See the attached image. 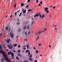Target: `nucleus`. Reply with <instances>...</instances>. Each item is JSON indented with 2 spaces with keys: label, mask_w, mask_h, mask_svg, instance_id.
<instances>
[{
  "label": "nucleus",
  "mask_w": 62,
  "mask_h": 62,
  "mask_svg": "<svg viewBox=\"0 0 62 62\" xmlns=\"http://www.w3.org/2000/svg\"><path fill=\"white\" fill-rule=\"evenodd\" d=\"M20 23H20V22L17 23H16V24H17V25H18V24H20Z\"/></svg>",
  "instance_id": "32"
},
{
  "label": "nucleus",
  "mask_w": 62,
  "mask_h": 62,
  "mask_svg": "<svg viewBox=\"0 0 62 62\" xmlns=\"http://www.w3.org/2000/svg\"><path fill=\"white\" fill-rule=\"evenodd\" d=\"M16 58L17 59V60H19L20 59L17 56L16 57Z\"/></svg>",
  "instance_id": "28"
},
{
  "label": "nucleus",
  "mask_w": 62,
  "mask_h": 62,
  "mask_svg": "<svg viewBox=\"0 0 62 62\" xmlns=\"http://www.w3.org/2000/svg\"><path fill=\"white\" fill-rule=\"evenodd\" d=\"M12 57H14V54L13 53H11V54Z\"/></svg>",
  "instance_id": "11"
},
{
  "label": "nucleus",
  "mask_w": 62,
  "mask_h": 62,
  "mask_svg": "<svg viewBox=\"0 0 62 62\" xmlns=\"http://www.w3.org/2000/svg\"><path fill=\"white\" fill-rule=\"evenodd\" d=\"M36 53H38V50H36Z\"/></svg>",
  "instance_id": "50"
},
{
  "label": "nucleus",
  "mask_w": 62,
  "mask_h": 62,
  "mask_svg": "<svg viewBox=\"0 0 62 62\" xmlns=\"http://www.w3.org/2000/svg\"><path fill=\"white\" fill-rule=\"evenodd\" d=\"M5 41H6V42H7V43H9V42L10 41V40L9 39H8L7 40L6 39H5Z\"/></svg>",
  "instance_id": "4"
},
{
  "label": "nucleus",
  "mask_w": 62,
  "mask_h": 62,
  "mask_svg": "<svg viewBox=\"0 0 62 62\" xmlns=\"http://www.w3.org/2000/svg\"><path fill=\"white\" fill-rule=\"evenodd\" d=\"M40 16V18H41V17H42V16L40 15V14H37L35 15H34V17H37V16Z\"/></svg>",
  "instance_id": "3"
},
{
  "label": "nucleus",
  "mask_w": 62,
  "mask_h": 62,
  "mask_svg": "<svg viewBox=\"0 0 62 62\" xmlns=\"http://www.w3.org/2000/svg\"><path fill=\"white\" fill-rule=\"evenodd\" d=\"M44 9L45 10H48V8L46 7Z\"/></svg>",
  "instance_id": "10"
},
{
  "label": "nucleus",
  "mask_w": 62,
  "mask_h": 62,
  "mask_svg": "<svg viewBox=\"0 0 62 62\" xmlns=\"http://www.w3.org/2000/svg\"><path fill=\"white\" fill-rule=\"evenodd\" d=\"M52 5H51V7H49V8H52Z\"/></svg>",
  "instance_id": "62"
},
{
  "label": "nucleus",
  "mask_w": 62,
  "mask_h": 62,
  "mask_svg": "<svg viewBox=\"0 0 62 62\" xmlns=\"http://www.w3.org/2000/svg\"><path fill=\"white\" fill-rule=\"evenodd\" d=\"M17 52L18 53H21V50L19 49L18 50Z\"/></svg>",
  "instance_id": "15"
},
{
  "label": "nucleus",
  "mask_w": 62,
  "mask_h": 62,
  "mask_svg": "<svg viewBox=\"0 0 62 62\" xmlns=\"http://www.w3.org/2000/svg\"><path fill=\"white\" fill-rule=\"evenodd\" d=\"M52 8L54 9L55 8V6H54L52 7Z\"/></svg>",
  "instance_id": "37"
},
{
  "label": "nucleus",
  "mask_w": 62,
  "mask_h": 62,
  "mask_svg": "<svg viewBox=\"0 0 62 62\" xmlns=\"http://www.w3.org/2000/svg\"><path fill=\"white\" fill-rule=\"evenodd\" d=\"M41 33H42L41 31H39L38 32V34L39 35H40V34H41Z\"/></svg>",
  "instance_id": "16"
},
{
  "label": "nucleus",
  "mask_w": 62,
  "mask_h": 62,
  "mask_svg": "<svg viewBox=\"0 0 62 62\" xmlns=\"http://www.w3.org/2000/svg\"><path fill=\"white\" fill-rule=\"evenodd\" d=\"M30 34V31H29L28 32V35H29V34Z\"/></svg>",
  "instance_id": "33"
},
{
  "label": "nucleus",
  "mask_w": 62,
  "mask_h": 62,
  "mask_svg": "<svg viewBox=\"0 0 62 62\" xmlns=\"http://www.w3.org/2000/svg\"><path fill=\"white\" fill-rule=\"evenodd\" d=\"M9 45L10 46H11V47L13 48V46H12V45L11 44H10Z\"/></svg>",
  "instance_id": "25"
},
{
  "label": "nucleus",
  "mask_w": 62,
  "mask_h": 62,
  "mask_svg": "<svg viewBox=\"0 0 62 62\" xmlns=\"http://www.w3.org/2000/svg\"><path fill=\"white\" fill-rule=\"evenodd\" d=\"M46 13H49V11L48 10H46Z\"/></svg>",
  "instance_id": "34"
},
{
  "label": "nucleus",
  "mask_w": 62,
  "mask_h": 62,
  "mask_svg": "<svg viewBox=\"0 0 62 62\" xmlns=\"http://www.w3.org/2000/svg\"><path fill=\"white\" fill-rule=\"evenodd\" d=\"M27 27V25L25 26L23 28V30H25Z\"/></svg>",
  "instance_id": "5"
},
{
  "label": "nucleus",
  "mask_w": 62,
  "mask_h": 62,
  "mask_svg": "<svg viewBox=\"0 0 62 62\" xmlns=\"http://www.w3.org/2000/svg\"><path fill=\"white\" fill-rule=\"evenodd\" d=\"M51 47H52V46H51V45H49V47H50V48H51Z\"/></svg>",
  "instance_id": "57"
},
{
  "label": "nucleus",
  "mask_w": 62,
  "mask_h": 62,
  "mask_svg": "<svg viewBox=\"0 0 62 62\" xmlns=\"http://www.w3.org/2000/svg\"><path fill=\"white\" fill-rule=\"evenodd\" d=\"M29 7V6H28V5H27L26 6V7H25L26 8H28Z\"/></svg>",
  "instance_id": "36"
},
{
  "label": "nucleus",
  "mask_w": 62,
  "mask_h": 62,
  "mask_svg": "<svg viewBox=\"0 0 62 62\" xmlns=\"http://www.w3.org/2000/svg\"><path fill=\"white\" fill-rule=\"evenodd\" d=\"M15 15L16 16V15H17V13L15 12L14 13Z\"/></svg>",
  "instance_id": "38"
},
{
  "label": "nucleus",
  "mask_w": 62,
  "mask_h": 62,
  "mask_svg": "<svg viewBox=\"0 0 62 62\" xmlns=\"http://www.w3.org/2000/svg\"><path fill=\"white\" fill-rule=\"evenodd\" d=\"M38 2H39V0H36V2H37V3H38Z\"/></svg>",
  "instance_id": "56"
},
{
  "label": "nucleus",
  "mask_w": 62,
  "mask_h": 62,
  "mask_svg": "<svg viewBox=\"0 0 62 62\" xmlns=\"http://www.w3.org/2000/svg\"><path fill=\"white\" fill-rule=\"evenodd\" d=\"M34 50H36V47H35V46H34Z\"/></svg>",
  "instance_id": "49"
},
{
  "label": "nucleus",
  "mask_w": 62,
  "mask_h": 62,
  "mask_svg": "<svg viewBox=\"0 0 62 62\" xmlns=\"http://www.w3.org/2000/svg\"><path fill=\"white\" fill-rule=\"evenodd\" d=\"M39 6H40L41 5H40V3L38 5Z\"/></svg>",
  "instance_id": "53"
},
{
  "label": "nucleus",
  "mask_w": 62,
  "mask_h": 62,
  "mask_svg": "<svg viewBox=\"0 0 62 62\" xmlns=\"http://www.w3.org/2000/svg\"><path fill=\"white\" fill-rule=\"evenodd\" d=\"M9 28V27L8 26H7L5 27V29H6V30L7 31H8V28Z\"/></svg>",
  "instance_id": "7"
},
{
  "label": "nucleus",
  "mask_w": 62,
  "mask_h": 62,
  "mask_svg": "<svg viewBox=\"0 0 62 62\" xmlns=\"http://www.w3.org/2000/svg\"><path fill=\"white\" fill-rule=\"evenodd\" d=\"M33 9H30V10H28V11H29V12H30V11H31V10H33Z\"/></svg>",
  "instance_id": "24"
},
{
  "label": "nucleus",
  "mask_w": 62,
  "mask_h": 62,
  "mask_svg": "<svg viewBox=\"0 0 62 62\" xmlns=\"http://www.w3.org/2000/svg\"><path fill=\"white\" fill-rule=\"evenodd\" d=\"M5 60V59L4 58H3L1 60V62H4V60Z\"/></svg>",
  "instance_id": "8"
},
{
  "label": "nucleus",
  "mask_w": 62,
  "mask_h": 62,
  "mask_svg": "<svg viewBox=\"0 0 62 62\" xmlns=\"http://www.w3.org/2000/svg\"><path fill=\"white\" fill-rule=\"evenodd\" d=\"M26 46L25 45L24 46V47H26Z\"/></svg>",
  "instance_id": "60"
},
{
  "label": "nucleus",
  "mask_w": 62,
  "mask_h": 62,
  "mask_svg": "<svg viewBox=\"0 0 62 62\" xmlns=\"http://www.w3.org/2000/svg\"><path fill=\"white\" fill-rule=\"evenodd\" d=\"M45 15H42V16H41V18H43V17H45Z\"/></svg>",
  "instance_id": "13"
},
{
  "label": "nucleus",
  "mask_w": 62,
  "mask_h": 62,
  "mask_svg": "<svg viewBox=\"0 0 62 62\" xmlns=\"http://www.w3.org/2000/svg\"><path fill=\"white\" fill-rule=\"evenodd\" d=\"M0 36H2V34H0Z\"/></svg>",
  "instance_id": "58"
},
{
  "label": "nucleus",
  "mask_w": 62,
  "mask_h": 62,
  "mask_svg": "<svg viewBox=\"0 0 62 62\" xmlns=\"http://www.w3.org/2000/svg\"><path fill=\"white\" fill-rule=\"evenodd\" d=\"M40 3L41 4H43V3H42V1H40Z\"/></svg>",
  "instance_id": "45"
},
{
  "label": "nucleus",
  "mask_w": 62,
  "mask_h": 62,
  "mask_svg": "<svg viewBox=\"0 0 62 62\" xmlns=\"http://www.w3.org/2000/svg\"><path fill=\"white\" fill-rule=\"evenodd\" d=\"M8 54L9 55H10V53L9 52H8Z\"/></svg>",
  "instance_id": "39"
},
{
  "label": "nucleus",
  "mask_w": 62,
  "mask_h": 62,
  "mask_svg": "<svg viewBox=\"0 0 62 62\" xmlns=\"http://www.w3.org/2000/svg\"><path fill=\"white\" fill-rule=\"evenodd\" d=\"M29 60H30V61H33V59H32V58H29Z\"/></svg>",
  "instance_id": "17"
},
{
  "label": "nucleus",
  "mask_w": 62,
  "mask_h": 62,
  "mask_svg": "<svg viewBox=\"0 0 62 62\" xmlns=\"http://www.w3.org/2000/svg\"><path fill=\"white\" fill-rule=\"evenodd\" d=\"M25 35L26 36H27V32L25 31L24 32Z\"/></svg>",
  "instance_id": "14"
},
{
  "label": "nucleus",
  "mask_w": 62,
  "mask_h": 62,
  "mask_svg": "<svg viewBox=\"0 0 62 62\" xmlns=\"http://www.w3.org/2000/svg\"><path fill=\"white\" fill-rule=\"evenodd\" d=\"M37 61H38L37 60H35L34 62H37Z\"/></svg>",
  "instance_id": "40"
},
{
  "label": "nucleus",
  "mask_w": 62,
  "mask_h": 62,
  "mask_svg": "<svg viewBox=\"0 0 62 62\" xmlns=\"http://www.w3.org/2000/svg\"><path fill=\"white\" fill-rule=\"evenodd\" d=\"M20 10H18V11H17V12H19V11Z\"/></svg>",
  "instance_id": "63"
},
{
  "label": "nucleus",
  "mask_w": 62,
  "mask_h": 62,
  "mask_svg": "<svg viewBox=\"0 0 62 62\" xmlns=\"http://www.w3.org/2000/svg\"><path fill=\"white\" fill-rule=\"evenodd\" d=\"M11 30V28L10 27H9V30H8V32H9V31H10Z\"/></svg>",
  "instance_id": "21"
},
{
  "label": "nucleus",
  "mask_w": 62,
  "mask_h": 62,
  "mask_svg": "<svg viewBox=\"0 0 62 62\" xmlns=\"http://www.w3.org/2000/svg\"><path fill=\"white\" fill-rule=\"evenodd\" d=\"M30 27H29V25H28L27 27V29H29Z\"/></svg>",
  "instance_id": "22"
},
{
  "label": "nucleus",
  "mask_w": 62,
  "mask_h": 62,
  "mask_svg": "<svg viewBox=\"0 0 62 62\" xmlns=\"http://www.w3.org/2000/svg\"><path fill=\"white\" fill-rule=\"evenodd\" d=\"M44 29V30L41 31L42 33H43V32H45V31H47V29Z\"/></svg>",
  "instance_id": "6"
},
{
  "label": "nucleus",
  "mask_w": 62,
  "mask_h": 62,
  "mask_svg": "<svg viewBox=\"0 0 62 62\" xmlns=\"http://www.w3.org/2000/svg\"><path fill=\"white\" fill-rule=\"evenodd\" d=\"M54 29H55V30H57V28H55Z\"/></svg>",
  "instance_id": "59"
},
{
  "label": "nucleus",
  "mask_w": 62,
  "mask_h": 62,
  "mask_svg": "<svg viewBox=\"0 0 62 62\" xmlns=\"http://www.w3.org/2000/svg\"><path fill=\"white\" fill-rule=\"evenodd\" d=\"M23 6H24V4L23 3H22L21 4V7H23Z\"/></svg>",
  "instance_id": "9"
},
{
  "label": "nucleus",
  "mask_w": 62,
  "mask_h": 62,
  "mask_svg": "<svg viewBox=\"0 0 62 62\" xmlns=\"http://www.w3.org/2000/svg\"><path fill=\"white\" fill-rule=\"evenodd\" d=\"M23 49L24 50H25V49H26V48H23Z\"/></svg>",
  "instance_id": "61"
},
{
  "label": "nucleus",
  "mask_w": 62,
  "mask_h": 62,
  "mask_svg": "<svg viewBox=\"0 0 62 62\" xmlns=\"http://www.w3.org/2000/svg\"><path fill=\"white\" fill-rule=\"evenodd\" d=\"M22 11H23L24 10V9H22Z\"/></svg>",
  "instance_id": "46"
},
{
  "label": "nucleus",
  "mask_w": 62,
  "mask_h": 62,
  "mask_svg": "<svg viewBox=\"0 0 62 62\" xmlns=\"http://www.w3.org/2000/svg\"><path fill=\"white\" fill-rule=\"evenodd\" d=\"M12 31H11L10 32V33L9 34V35L12 38H13V37H14V34H13V33H12Z\"/></svg>",
  "instance_id": "2"
},
{
  "label": "nucleus",
  "mask_w": 62,
  "mask_h": 62,
  "mask_svg": "<svg viewBox=\"0 0 62 62\" xmlns=\"http://www.w3.org/2000/svg\"><path fill=\"white\" fill-rule=\"evenodd\" d=\"M41 44H38V45L39 46H40Z\"/></svg>",
  "instance_id": "31"
},
{
  "label": "nucleus",
  "mask_w": 62,
  "mask_h": 62,
  "mask_svg": "<svg viewBox=\"0 0 62 62\" xmlns=\"http://www.w3.org/2000/svg\"><path fill=\"white\" fill-rule=\"evenodd\" d=\"M17 21H18V22H19V18H17Z\"/></svg>",
  "instance_id": "43"
},
{
  "label": "nucleus",
  "mask_w": 62,
  "mask_h": 62,
  "mask_svg": "<svg viewBox=\"0 0 62 62\" xmlns=\"http://www.w3.org/2000/svg\"><path fill=\"white\" fill-rule=\"evenodd\" d=\"M30 1V0H28L27 1V2H29Z\"/></svg>",
  "instance_id": "44"
},
{
  "label": "nucleus",
  "mask_w": 62,
  "mask_h": 62,
  "mask_svg": "<svg viewBox=\"0 0 62 62\" xmlns=\"http://www.w3.org/2000/svg\"><path fill=\"white\" fill-rule=\"evenodd\" d=\"M39 37H37V39H39Z\"/></svg>",
  "instance_id": "64"
},
{
  "label": "nucleus",
  "mask_w": 62,
  "mask_h": 62,
  "mask_svg": "<svg viewBox=\"0 0 62 62\" xmlns=\"http://www.w3.org/2000/svg\"><path fill=\"white\" fill-rule=\"evenodd\" d=\"M18 54V56H22L21 55H20V54Z\"/></svg>",
  "instance_id": "35"
},
{
  "label": "nucleus",
  "mask_w": 62,
  "mask_h": 62,
  "mask_svg": "<svg viewBox=\"0 0 62 62\" xmlns=\"http://www.w3.org/2000/svg\"><path fill=\"white\" fill-rule=\"evenodd\" d=\"M56 26L54 24V25H53V26L54 27H56Z\"/></svg>",
  "instance_id": "47"
},
{
  "label": "nucleus",
  "mask_w": 62,
  "mask_h": 62,
  "mask_svg": "<svg viewBox=\"0 0 62 62\" xmlns=\"http://www.w3.org/2000/svg\"><path fill=\"white\" fill-rule=\"evenodd\" d=\"M30 58L32 57V54H31L29 56Z\"/></svg>",
  "instance_id": "30"
},
{
  "label": "nucleus",
  "mask_w": 62,
  "mask_h": 62,
  "mask_svg": "<svg viewBox=\"0 0 62 62\" xmlns=\"http://www.w3.org/2000/svg\"><path fill=\"white\" fill-rule=\"evenodd\" d=\"M14 58V57H12V59H13Z\"/></svg>",
  "instance_id": "52"
},
{
  "label": "nucleus",
  "mask_w": 62,
  "mask_h": 62,
  "mask_svg": "<svg viewBox=\"0 0 62 62\" xmlns=\"http://www.w3.org/2000/svg\"><path fill=\"white\" fill-rule=\"evenodd\" d=\"M8 47H9V48L10 49H11V47L9 45H8Z\"/></svg>",
  "instance_id": "19"
},
{
  "label": "nucleus",
  "mask_w": 62,
  "mask_h": 62,
  "mask_svg": "<svg viewBox=\"0 0 62 62\" xmlns=\"http://www.w3.org/2000/svg\"><path fill=\"white\" fill-rule=\"evenodd\" d=\"M13 52H16V51H15V50H13Z\"/></svg>",
  "instance_id": "48"
},
{
  "label": "nucleus",
  "mask_w": 62,
  "mask_h": 62,
  "mask_svg": "<svg viewBox=\"0 0 62 62\" xmlns=\"http://www.w3.org/2000/svg\"><path fill=\"white\" fill-rule=\"evenodd\" d=\"M34 23V21H33L32 22V24H33V23Z\"/></svg>",
  "instance_id": "55"
},
{
  "label": "nucleus",
  "mask_w": 62,
  "mask_h": 62,
  "mask_svg": "<svg viewBox=\"0 0 62 62\" xmlns=\"http://www.w3.org/2000/svg\"><path fill=\"white\" fill-rule=\"evenodd\" d=\"M27 39H24V41H27Z\"/></svg>",
  "instance_id": "51"
},
{
  "label": "nucleus",
  "mask_w": 62,
  "mask_h": 62,
  "mask_svg": "<svg viewBox=\"0 0 62 62\" xmlns=\"http://www.w3.org/2000/svg\"><path fill=\"white\" fill-rule=\"evenodd\" d=\"M0 50H2V47L1 45H0ZM0 53H1V52H2V53H3V55L4 57V55H7V54H6V53L5 52H4L3 51L1 50H0Z\"/></svg>",
  "instance_id": "1"
},
{
  "label": "nucleus",
  "mask_w": 62,
  "mask_h": 62,
  "mask_svg": "<svg viewBox=\"0 0 62 62\" xmlns=\"http://www.w3.org/2000/svg\"><path fill=\"white\" fill-rule=\"evenodd\" d=\"M26 46L27 47V48L28 49L29 48V45H27Z\"/></svg>",
  "instance_id": "18"
},
{
  "label": "nucleus",
  "mask_w": 62,
  "mask_h": 62,
  "mask_svg": "<svg viewBox=\"0 0 62 62\" xmlns=\"http://www.w3.org/2000/svg\"><path fill=\"white\" fill-rule=\"evenodd\" d=\"M14 7L15 8L16 7V4H15L14 5Z\"/></svg>",
  "instance_id": "27"
},
{
  "label": "nucleus",
  "mask_w": 62,
  "mask_h": 62,
  "mask_svg": "<svg viewBox=\"0 0 62 62\" xmlns=\"http://www.w3.org/2000/svg\"><path fill=\"white\" fill-rule=\"evenodd\" d=\"M17 44H14V47H16L17 46Z\"/></svg>",
  "instance_id": "26"
},
{
  "label": "nucleus",
  "mask_w": 62,
  "mask_h": 62,
  "mask_svg": "<svg viewBox=\"0 0 62 62\" xmlns=\"http://www.w3.org/2000/svg\"><path fill=\"white\" fill-rule=\"evenodd\" d=\"M18 47L19 48H20L21 47V46H20V45H19Z\"/></svg>",
  "instance_id": "41"
},
{
  "label": "nucleus",
  "mask_w": 62,
  "mask_h": 62,
  "mask_svg": "<svg viewBox=\"0 0 62 62\" xmlns=\"http://www.w3.org/2000/svg\"><path fill=\"white\" fill-rule=\"evenodd\" d=\"M23 13H26V9H25L24 11H23Z\"/></svg>",
  "instance_id": "20"
},
{
  "label": "nucleus",
  "mask_w": 62,
  "mask_h": 62,
  "mask_svg": "<svg viewBox=\"0 0 62 62\" xmlns=\"http://www.w3.org/2000/svg\"><path fill=\"white\" fill-rule=\"evenodd\" d=\"M12 15H11L10 16V18H12Z\"/></svg>",
  "instance_id": "54"
},
{
  "label": "nucleus",
  "mask_w": 62,
  "mask_h": 62,
  "mask_svg": "<svg viewBox=\"0 0 62 62\" xmlns=\"http://www.w3.org/2000/svg\"><path fill=\"white\" fill-rule=\"evenodd\" d=\"M21 29H18V32H20L21 31Z\"/></svg>",
  "instance_id": "12"
},
{
  "label": "nucleus",
  "mask_w": 62,
  "mask_h": 62,
  "mask_svg": "<svg viewBox=\"0 0 62 62\" xmlns=\"http://www.w3.org/2000/svg\"><path fill=\"white\" fill-rule=\"evenodd\" d=\"M29 51H29V50H26V53H28V52H29Z\"/></svg>",
  "instance_id": "23"
},
{
  "label": "nucleus",
  "mask_w": 62,
  "mask_h": 62,
  "mask_svg": "<svg viewBox=\"0 0 62 62\" xmlns=\"http://www.w3.org/2000/svg\"><path fill=\"white\" fill-rule=\"evenodd\" d=\"M22 13H21L20 14H19V16L20 17V16H21V15H22Z\"/></svg>",
  "instance_id": "29"
},
{
  "label": "nucleus",
  "mask_w": 62,
  "mask_h": 62,
  "mask_svg": "<svg viewBox=\"0 0 62 62\" xmlns=\"http://www.w3.org/2000/svg\"><path fill=\"white\" fill-rule=\"evenodd\" d=\"M30 52H29L28 53L29 55H30Z\"/></svg>",
  "instance_id": "42"
}]
</instances>
